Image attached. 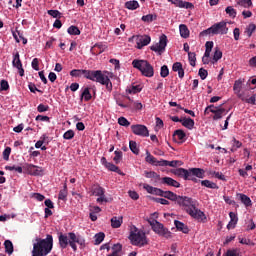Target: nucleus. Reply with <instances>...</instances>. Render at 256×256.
<instances>
[{
  "label": "nucleus",
  "mask_w": 256,
  "mask_h": 256,
  "mask_svg": "<svg viewBox=\"0 0 256 256\" xmlns=\"http://www.w3.org/2000/svg\"><path fill=\"white\" fill-rule=\"evenodd\" d=\"M176 203L180 207H184L186 213H188V215H190V217L193 219H196L201 223H205V221H207V216H205L203 211L198 209L197 201L193 200L192 198L187 196H178Z\"/></svg>",
  "instance_id": "1"
},
{
  "label": "nucleus",
  "mask_w": 256,
  "mask_h": 256,
  "mask_svg": "<svg viewBox=\"0 0 256 256\" xmlns=\"http://www.w3.org/2000/svg\"><path fill=\"white\" fill-rule=\"evenodd\" d=\"M53 250V236L47 234L46 239L36 238L33 244L32 256H47Z\"/></svg>",
  "instance_id": "2"
},
{
  "label": "nucleus",
  "mask_w": 256,
  "mask_h": 256,
  "mask_svg": "<svg viewBox=\"0 0 256 256\" xmlns=\"http://www.w3.org/2000/svg\"><path fill=\"white\" fill-rule=\"evenodd\" d=\"M107 71L101 70H87L86 71V79L89 81H95L96 83H100V85H105L107 91H113V83L109 76L105 75Z\"/></svg>",
  "instance_id": "3"
},
{
  "label": "nucleus",
  "mask_w": 256,
  "mask_h": 256,
  "mask_svg": "<svg viewBox=\"0 0 256 256\" xmlns=\"http://www.w3.org/2000/svg\"><path fill=\"white\" fill-rule=\"evenodd\" d=\"M129 239L131 244L135 247H145V245H149V239H147V235L143 230L137 229V227H133L130 231Z\"/></svg>",
  "instance_id": "4"
},
{
  "label": "nucleus",
  "mask_w": 256,
  "mask_h": 256,
  "mask_svg": "<svg viewBox=\"0 0 256 256\" xmlns=\"http://www.w3.org/2000/svg\"><path fill=\"white\" fill-rule=\"evenodd\" d=\"M132 67L138 69L144 77H153V75H155V68H153V65L147 60L135 59L132 61Z\"/></svg>",
  "instance_id": "5"
},
{
  "label": "nucleus",
  "mask_w": 256,
  "mask_h": 256,
  "mask_svg": "<svg viewBox=\"0 0 256 256\" xmlns=\"http://www.w3.org/2000/svg\"><path fill=\"white\" fill-rule=\"evenodd\" d=\"M149 225L152 227V230L156 235H159L160 237H165V239H171V231L169 229L165 228V225H163L161 222L157 220L148 221Z\"/></svg>",
  "instance_id": "6"
},
{
  "label": "nucleus",
  "mask_w": 256,
  "mask_h": 256,
  "mask_svg": "<svg viewBox=\"0 0 256 256\" xmlns=\"http://www.w3.org/2000/svg\"><path fill=\"white\" fill-rule=\"evenodd\" d=\"M174 175L181 177L184 181H193V183H199V179L196 176L189 174L185 168H177L174 171Z\"/></svg>",
  "instance_id": "7"
},
{
  "label": "nucleus",
  "mask_w": 256,
  "mask_h": 256,
  "mask_svg": "<svg viewBox=\"0 0 256 256\" xmlns=\"http://www.w3.org/2000/svg\"><path fill=\"white\" fill-rule=\"evenodd\" d=\"M165 47H167V36L163 34L162 36H160L159 43L152 45L150 49L151 51H154L155 53H159V55H161V53L165 51Z\"/></svg>",
  "instance_id": "8"
},
{
  "label": "nucleus",
  "mask_w": 256,
  "mask_h": 256,
  "mask_svg": "<svg viewBox=\"0 0 256 256\" xmlns=\"http://www.w3.org/2000/svg\"><path fill=\"white\" fill-rule=\"evenodd\" d=\"M212 30L214 31V35H227L229 32V28H227V22L221 21L212 25Z\"/></svg>",
  "instance_id": "9"
},
{
  "label": "nucleus",
  "mask_w": 256,
  "mask_h": 256,
  "mask_svg": "<svg viewBox=\"0 0 256 256\" xmlns=\"http://www.w3.org/2000/svg\"><path fill=\"white\" fill-rule=\"evenodd\" d=\"M132 133L134 135H138L139 137H149V129H147V126L136 124L131 126Z\"/></svg>",
  "instance_id": "10"
},
{
  "label": "nucleus",
  "mask_w": 256,
  "mask_h": 256,
  "mask_svg": "<svg viewBox=\"0 0 256 256\" xmlns=\"http://www.w3.org/2000/svg\"><path fill=\"white\" fill-rule=\"evenodd\" d=\"M13 67L18 69V73L20 77L25 76V69H23V63L21 62V58L19 56V52H16L13 56V61H12Z\"/></svg>",
  "instance_id": "11"
},
{
  "label": "nucleus",
  "mask_w": 256,
  "mask_h": 256,
  "mask_svg": "<svg viewBox=\"0 0 256 256\" xmlns=\"http://www.w3.org/2000/svg\"><path fill=\"white\" fill-rule=\"evenodd\" d=\"M149 43H151V36L149 35L136 36L137 49H141L142 47H147Z\"/></svg>",
  "instance_id": "12"
},
{
  "label": "nucleus",
  "mask_w": 256,
  "mask_h": 256,
  "mask_svg": "<svg viewBox=\"0 0 256 256\" xmlns=\"http://www.w3.org/2000/svg\"><path fill=\"white\" fill-rule=\"evenodd\" d=\"M27 171H28V173H30V175H33L34 177L44 175L43 168L39 167V166H36V165H33V164H29L27 166Z\"/></svg>",
  "instance_id": "13"
},
{
  "label": "nucleus",
  "mask_w": 256,
  "mask_h": 256,
  "mask_svg": "<svg viewBox=\"0 0 256 256\" xmlns=\"http://www.w3.org/2000/svg\"><path fill=\"white\" fill-rule=\"evenodd\" d=\"M168 3H172L175 7H179L180 9H193V3L185 2L183 0H168Z\"/></svg>",
  "instance_id": "14"
},
{
  "label": "nucleus",
  "mask_w": 256,
  "mask_h": 256,
  "mask_svg": "<svg viewBox=\"0 0 256 256\" xmlns=\"http://www.w3.org/2000/svg\"><path fill=\"white\" fill-rule=\"evenodd\" d=\"M143 189H145L147 193H150V195H158V197H163V190L160 188H155L149 184H143Z\"/></svg>",
  "instance_id": "15"
},
{
  "label": "nucleus",
  "mask_w": 256,
  "mask_h": 256,
  "mask_svg": "<svg viewBox=\"0 0 256 256\" xmlns=\"http://www.w3.org/2000/svg\"><path fill=\"white\" fill-rule=\"evenodd\" d=\"M161 181L162 185H168V187H175L176 189L181 187V183L171 177H163L161 178Z\"/></svg>",
  "instance_id": "16"
},
{
  "label": "nucleus",
  "mask_w": 256,
  "mask_h": 256,
  "mask_svg": "<svg viewBox=\"0 0 256 256\" xmlns=\"http://www.w3.org/2000/svg\"><path fill=\"white\" fill-rule=\"evenodd\" d=\"M211 113L214 115L212 116L213 121H219V119H223V115H227L228 111L225 108H217L216 110H211Z\"/></svg>",
  "instance_id": "17"
},
{
  "label": "nucleus",
  "mask_w": 256,
  "mask_h": 256,
  "mask_svg": "<svg viewBox=\"0 0 256 256\" xmlns=\"http://www.w3.org/2000/svg\"><path fill=\"white\" fill-rule=\"evenodd\" d=\"M146 163H149L150 165H155L156 167H161V160H157L155 156L151 155V152L149 150L146 151V157H145Z\"/></svg>",
  "instance_id": "18"
},
{
  "label": "nucleus",
  "mask_w": 256,
  "mask_h": 256,
  "mask_svg": "<svg viewBox=\"0 0 256 256\" xmlns=\"http://www.w3.org/2000/svg\"><path fill=\"white\" fill-rule=\"evenodd\" d=\"M188 175H192L193 177H197L198 179H203L205 177V170L201 168H190L187 170Z\"/></svg>",
  "instance_id": "19"
},
{
  "label": "nucleus",
  "mask_w": 256,
  "mask_h": 256,
  "mask_svg": "<svg viewBox=\"0 0 256 256\" xmlns=\"http://www.w3.org/2000/svg\"><path fill=\"white\" fill-rule=\"evenodd\" d=\"M105 49H107V46L101 44V43H96L92 48H91V53L92 55H101V53L105 52Z\"/></svg>",
  "instance_id": "20"
},
{
  "label": "nucleus",
  "mask_w": 256,
  "mask_h": 256,
  "mask_svg": "<svg viewBox=\"0 0 256 256\" xmlns=\"http://www.w3.org/2000/svg\"><path fill=\"white\" fill-rule=\"evenodd\" d=\"M91 192L92 195H96V197H99V195H105V189L99 184H93L91 187Z\"/></svg>",
  "instance_id": "21"
},
{
  "label": "nucleus",
  "mask_w": 256,
  "mask_h": 256,
  "mask_svg": "<svg viewBox=\"0 0 256 256\" xmlns=\"http://www.w3.org/2000/svg\"><path fill=\"white\" fill-rule=\"evenodd\" d=\"M174 225L178 231H181L182 233H185V234L189 233V227L185 225V223L179 220H175Z\"/></svg>",
  "instance_id": "22"
},
{
  "label": "nucleus",
  "mask_w": 256,
  "mask_h": 256,
  "mask_svg": "<svg viewBox=\"0 0 256 256\" xmlns=\"http://www.w3.org/2000/svg\"><path fill=\"white\" fill-rule=\"evenodd\" d=\"M237 197H239L241 203H243V205H245V207H251V205H253V202H251V198H249V196H247L243 193H238Z\"/></svg>",
  "instance_id": "23"
},
{
  "label": "nucleus",
  "mask_w": 256,
  "mask_h": 256,
  "mask_svg": "<svg viewBox=\"0 0 256 256\" xmlns=\"http://www.w3.org/2000/svg\"><path fill=\"white\" fill-rule=\"evenodd\" d=\"M71 77H84L86 79L87 77V70L85 69H73L70 71Z\"/></svg>",
  "instance_id": "24"
},
{
  "label": "nucleus",
  "mask_w": 256,
  "mask_h": 256,
  "mask_svg": "<svg viewBox=\"0 0 256 256\" xmlns=\"http://www.w3.org/2000/svg\"><path fill=\"white\" fill-rule=\"evenodd\" d=\"M58 239L61 249H67V245H69V238L67 237V235L60 233Z\"/></svg>",
  "instance_id": "25"
},
{
  "label": "nucleus",
  "mask_w": 256,
  "mask_h": 256,
  "mask_svg": "<svg viewBox=\"0 0 256 256\" xmlns=\"http://www.w3.org/2000/svg\"><path fill=\"white\" fill-rule=\"evenodd\" d=\"M91 101V99H93V96L91 95V91L89 89V87H86L84 88V90L82 91L81 93V96H80V101Z\"/></svg>",
  "instance_id": "26"
},
{
  "label": "nucleus",
  "mask_w": 256,
  "mask_h": 256,
  "mask_svg": "<svg viewBox=\"0 0 256 256\" xmlns=\"http://www.w3.org/2000/svg\"><path fill=\"white\" fill-rule=\"evenodd\" d=\"M124 7L129 9V11H135L136 9H139V2L137 0H130L125 2Z\"/></svg>",
  "instance_id": "27"
},
{
  "label": "nucleus",
  "mask_w": 256,
  "mask_h": 256,
  "mask_svg": "<svg viewBox=\"0 0 256 256\" xmlns=\"http://www.w3.org/2000/svg\"><path fill=\"white\" fill-rule=\"evenodd\" d=\"M121 225H123V217L114 216L111 218V227H113V229H119Z\"/></svg>",
  "instance_id": "28"
},
{
  "label": "nucleus",
  "mask_w": 256,
  "mask_h": 256,
  "mask_svg": "<svg viewBox=\"0 0 256 256\" xmlns=\"http://www.w3.org/2000/svg\"><path fill=\"white\" fill-rule=\"evenodd\" d=\"M146 179H154L155 183L161 181V175L157 174L155 171H145L144 172Z\"/></svg>",
  "instance_id": "29"
},
{
  "label": "nucleus",
  "mask_w": 256,
  "mask_h": 256,
  "mask_svg": "<svg viewBox=\"0 0 256 256\" xmlns=\"http://www.w3.org/2000/svg\"><path fill=\"white\" fill-rule=\"evenodd\" d=\"M180 164H181V161L179 160H173V161L161 160L160 167H177V165H180Z\"/></svg>",
  "instance_id": "30"
},
{
  "label": "nucleus",
  "mask_w": 256,
  "mask_h": 256,
  "mask_svg": "<svg viewBox=\"0 0 256 256\" xmlns=\"http://www.w3.org/2000/svg\"><path fill=\"white\" fill-rule=\"evenodd\" d=\"M4 248H5V253H7V255H13V251H15V248L11 240L4 241Z\"/></svg>",
  "instance_id": "31"
},
{
  "label": "nucleus",
  "mask_w": 256,
  "mask_h": 256,
  "mask_svg": "<svg viewBox=\"0 0 256 256\" xmlns=\"http://www.w3.org/2000/svg\"><path fill=\"white\" fill-rule=\"evenodd\" d=\"M182 125L183 127H186V129H193L195 127V120L191 118H184L182 119Z\"/></svg>",
  "instance_id": "32"
},
{
  "label": "nucleus",
  "mask_w": 256,
  "mask_h": 256,
  "mask_svg": "<svg viewBox=\"0 0 256 256\" xmlns=\"http://www.w3.org/2000/svg\"><path fill=\"white\" fill-rule=\"evenodd\" d=\"M143 91V87L141 85H132L129 88H127V93L130 95H135L137 93H141Z\"/></svg>",
  "instance_id": "33"
},
{
  "label": "nucleus",
  "mask_w": 256,
  "mask_h": 256,
  "mask_svg": "<svg viewBox=\"0 0 256 256\" xmlns=\"http://www.w3.org/2000/svg\"><path fill=\"white\" fill-rule=\"evenodd\" d=\"M162 197H164V199H169L170 201H176L179 198V196H177V194L171 192V191H163Z\"/></svg>",
  "instance_id": "34"
},
{
  "label": "nucleus",
  "mask_w": 256,
  "mask_h": 256,
  "mask_svg": "<svg viewBox=\"0 0 256 256\" xmlns=\"http://www.w3.org/2000/svg\"><path fill=\"white\" fill-rule=\"evenodd\" d=\"M201 185L202 187H207L208 189H219L217 183H214L210 180H202Z\"/></svg>",
  "instance_id": "35"
},
{
  "label": "nucleus",
  "mask_w": 256,
  "mask_h": 256,
  "mask_svg": "<svg viewBox=\"0 0 256 256\" xmlns=\"http://www.w3.org/2000/svg\"><path fill=\"white\" fill-rule=\"evenodd\" d=\"M180 36L183 37V39H187L189 37V28H187V25L181 24L179 26Z\"/></svg>",
  "instance_id": "36"
},
{
  "label": "nucleus",
  "mask_w": 256,
  "mask_h": 256,
  "mask_svg": "<svg viewBox=\"0 0 256 256\" xmlns=\"http://www.w3.org/2000/svg\"><path fill=\"white\" fill-rule=\"evenodd\" d=\"M123 249V246L121 244H114L112 247L113 252L108 256H121L120 253Z\"/></svg>",
  "instance_id": "37"
},
{
  "label": "nucleus",
  "mask_w": 256,
  "mask_h": 256,
  "mask_svg": "<svg viewBox=\"0 0 256 256\" xmlns=\"http://www.w3.org/2000/svg\"><path fill=\"white\" fill-rule=\"evenodd\" d=\"M106 169H108V171H112L113 173H118V175H123L121 169H119L115 164L111 162L107 164Z\"/></svg>",
  "instance_id": "38"
},
{
  "label": "nucleus",
  "mask_w": 256,
  "mask_h": 256,
  "mask_svg": "<svg viewBox=\"0 0 256 256\" xmlns=\"http://www.w3.org/2000/svg\"><path fill=\"white\" fill-rule=\"evenodd\" d=\"M94 239H95V242H94L95 245H101V243H103V241L105 240V233L99 232L95 234Z\"/></svg>",
  "instance_id": "39"
},
{
  "label": "nucleus",
  "mask_w": 256,
  "mask_h": 256,
  "mask_svg": "<svg viewBox=\"0 0 256 256\" xmlns=\"http://www.w3.org/2000/svg\"><path fill=\"white\" fill-rule=\"evenodd\" d=\"M243 143H241V141L236 140L235 137L232 138V148L231 151L232 153H235V151H237V149H241Z\"/></svg>",
  "instance_id": "40"
},
{
  "label": "nucleus",
  "mask_w": 256,
  "mask_h": 256,
  "mask_svg": "<svg viewBox=\"0 0 256 256\" xmlns=\"http://www.w3.org/2000/svg\"><path fill=\"white\" fill-rule=\"evenodd\" d=\"M253 5L251 0H238L236 7H244L245 9H249Z\"/></svg>",
  "instance_id": "41"
},
{
  "label": "nucleus",
  "mask_w": 256,
  "mask_h": 256,
  "mask_svg": "<svg viewBox=\"0 0 256 256\" xmlns=\"http://www.w3.org/2000/svg\"><path fill=\"white\" fill-rule=\"evenodd\" d=\"M222 57H223V52H221L219 48H215V52L212 58V63L213 64L217 63V61H219V59H221Z\"/></svg>",
  "instance_id": "42"
},
{
  "label": "nucleus",
  "mask_w": 256,
  "mask_h": 256,
  "mask_svg": "<svg viewBox=\"0 0 256 256\" xmlns=\"http://www.w3.org/2000/svg\"><path fill=\"white\" fill-rule=\"evenodd\" d=\"M67 33L69 35H81V30H79V27L72 25L67 29Z\"/></svg>",
  "instance_id": "43"
},
{
  "label": "nucleus",
  "mask_w": 256,
  "mask_h": 256,
  "mask_svg": "<svg viewBox=\"0 0 256 256\" xmlns=\"http://www.w3.org/2000/svg\"><path fill=\"white\" fill-rule=\"evenodd\" d=\"M157 19V15H153V14H147L142 16V21H144V23H153V21H155Z\"/></svg>",
  "instance_id": "44"
},
{
  "label": "nucleus",
  "mask_w": 256,
  "mask_h": 256,
  "mask_svg": "<svg viewBox=\"0 0 256 256\" xmlns=\"http://www.w3.org/2000/svg\"><path fill=\"white\" fill-rule=\"evenodd\" d=\"M129 147L132 153H134V155H139V147H137V142L131 140L129 142Z\"/></svg>",
  "instance_id": "45"
},
{
  "label": "nucleus",
  "mask_w": 256,
  "mask_h": 256,
  "mask_svg": "<svg viewBox=\"0 0 256 256\" xmlns=\"http://www.w3.org/2000/svg\"><path fill=\"white\" fill-rule=\"evenodd\" d=\"M256 30V25L254 23H250L246 30L245 33L247 34L248 37H251V35H253V33H255Z\"/></svg>",
  "instance_id": "46"
},
{
  "label": "nucleus",
  "mask_w": 256,
  "mask_h": 256,
  "mask_svg": "<svg viewBox=\"0 0 256 256\" xmlns=\"http://www.w3.org/2000/svg\"><path fill=\"white\" fill-rule=\"evenodd\" d=\"M58 199H60V201H65L67 199V184H65L64 188L59 191Z\"/></svg>",
  "instance_id": "47"
},
{
  "label": "nucleus",
  "mask_w": 256,
  "mask_h": 256,
  "mask_svg": "<svg viewBox=\"0 0 256 256\" xmlns=\"http://www.w3.org/2000/svg\"><path fill=\"white\" fill-rule=\"evenodd\" d=\"M225 12L227 13V15H229V17H232V19H235L237 17V10H235L232 6H228L225 9Z\"/></svg>",
  "instance_id": "48"
},
{
  "label": "nucleus",
  "mask_w": 256,
  "mask_h": 256,
  "mask_svg": "<svg viewBox=\"0 0 256 256\" xmlns=\"http://www.w3.org/2000/svg\"><path fill=\"white\" fill-rule=\"evenodd\" d=\"M114 158L113 161L118 165V163H121V159H123V152L122 151H115L114 152Z\"/></svg>",
  "instance_id": "49"
},
{
  "label": "nucleus",
  "mask_w": 256,
  "mask_h": 256,
  "mask_svg": "<svg viewBox=\"0 0 256 256\" xmlns=\"http://www.w3.org/2000/svg\"><path fill=\"white\" fill-rule=\"evenodd\" d=\"M242 85H243V80L238 79L235 81L234 86H233L235 93H241Z\"/></svg>",
  "instance_id": "50"
},
{
  "label": "nucleus",
  "mask_w": 256,
  "mask_h": 256,
  "mask_svg": "<svg viewBox=\"0 0 256 256\" xmlns=\"http://www.w3.org/2000/svg\"><path fill=\"white\" fill-rule=\"evenodd\" d=\"M160 77L165 79V77H169V67L167 65H163L160 69Z\"/></svg>",
  "instance_id": "51"
},
{
  "label": "nucleus",
  "mask_w": 256,
  "mask_h": 256,
  "mask_svg": "<svg viewBox=\"0 0 256 256\" xmlns=\"http://www.w3.org/2000/svg\"><path fill=\"white\" fill-rule=\"evenodd\" d=\"M188 59L191 67H195V61H197V55L195 52H188Z\"/></svg>",
  "instance_id": "52"
},
{
  "label": "nucleus",
  "mask_w": 256,
  "mask_h": 256,
  "mask_svg": "<svg viewBox=\"0 0 256 256\" xmlns=\"http://www.w3.org/2000/svg\"><path fill=\"white\" fill-rule=\"evenodd\" d=\"M6 171H16V173H23L21 166H5Z\"/></svg>",
  "instance_id": "53"
},
{
  "label": "nucleus",
  "mask_w": 256,
  "mask_h": 256,
  "mask_svg": "<svg viewBox=\"0 0 256 256\" xmlns=\"http://www.w3.org/2000/svg\"><path fill=\"white\" fill-rule=\"evenodd\" d=\"M73 137H75V131H73V130H67L63 134V139H66L67 141L73 139Z\"/></svg>",
  "instance_id": "54"
},
{
  "label": "nucleus",
  "mask_w": 256,
  "mask_h": 256,
  "mask_svg": "<svg viewBox=\"0 0 256 256\" xmlns=\"http://www.w3.org/2000/svg\"><path fill=\"white\" fill-rule=\"evenodd\" d=\"M118 124H120L122 127H129V125H131V122H129L127 118L122 116L118 118Z\"/></svg>",
  "instance_id": "55"
},
{
  "label": "nucleus",
  "mask_w": 256,
  "mask_h": 256,
  "mask_svg": "<svg viewBox=\"0 0 256 256\" xmlns=\"http://www.w3.org/2000/svg\"><path fill=\"white\" fill-rule=\"evenodd\" d=\"M174 135H176V137H178L179 141H183V139H185V137H187V134H185V131L179 129L176 130L174 132Z\"/></svg>",
  "instance_id": "56"
},
{
  "label": "nucleus",
  "mask_w": 256,
  "mask_h": 256,
  "mask_svg": "<svg viewBox=\"0 0 256 256\" xmlns=\"http://www.w3.org/2000/svg\"><path fill=\"white\" fill-rule=\"evenodd\" d=\"M47 13L50 17H54V19H61V12L59 10H48Z\"/></svg>",
  "instance_id": "57"
},
{
  "label": "nucleus",
  "mask_w": 256,
  "mask_h": 256,
  "mask_svg": "<svg viewBox=\"0 0 256 256\" xmlns=\"http://www.w3.org/2000/svg\"><path fill=\"white\" fill-rule=\"evenodd\" d=\"M207 35H215V32L213 31V26H211L210 28L203 30L200 33V37H207Z\"/></svg>",
  "instance_id": "58"
},
{
  "label": "nucleus",
  "mask_w": 256,
  "mask_h": 256,
  "mask_svg": "<svg viewBox=\"0 0 256 256\" xmlns=\"http://www.w3.org/2000/svg\"><path fill=\"white\" fill-rule=\"evenodd\" d=\"M198 75H199L200 79H202V81H205V79H207V75H209V72H207V70L204 68H200Z\"/></svg>",
  "instance_id": "59"
},
{
  "label": "nucleus",
  "mask_w": 256,
  "mask_h": 256,
  "mask_svg": "<svg viewBox=\"0 0 256 256\" xmlns=\"http://www.w3.org/2000/svg\"><path fill=\"white\" fill-rule=\"evenodd\" d=\"M37 111L38 113H45L46 111H49V105L39 104L37 106Z\"/></svg>",
  "instance_id": "60"
},
{
  "label": "nucleus",
  "mask_w": 256,
  "mask_h": 256,
  "mask_svg": "<svg viewBox=\"0 0 256 256\" xmlns=\"http://www.w3.org/2000/svg\"><path fill=\"white\" fill-rule=\"evenodd\" d=\"M8 90H9V82H7V80H1L0 91H8Z\"/></svg>",
  "instance_id": "61"
},
{
  "label": "nucleus",
  "mask_w": 256,
  "mask_h": 256,
  "mask_svg": "<svg viewBox=\"0 0 256 256\" xmlns=\"http://www.w3.org/2000/svg\"><path fill=\"white\" fill-rule=\"evenodd\" d=\"M9 155H11V147H6L3 151L4 161H9Z\"/></svg>",
  "instance_id": "62"
},
{
  "label": "nucleus",
  "mask_w": 256,
  "mask_h": 256,
  "mask_svg": "<svg viewBox=\"0 0 256 256\" xmlns=\"http://www.w3.org/2000/svg\"><path fill=\"white\" fill-rule=\"evenodd\" d=\"M32 69H34L35 71H39V59L38 58H34L32 60Z\"/></svg>",
  "instance_id": "63"
},
{
  "label": "nucleus",
  "mask_w": 256,
  "mask_h": 256,
  "mask_svg": "<svg viewBox=\"0 0 256 256\" xmlns=\"http://www.w3.org/2000/svg\"><path fill=\"white\" fill-rule=\"evenodd\" d=\"M230 221L234 224H237V221H239V218L237 217V214L235 212L229 213Z\"/></svg>",
  "instance_id": "64"
}]
</instances>
